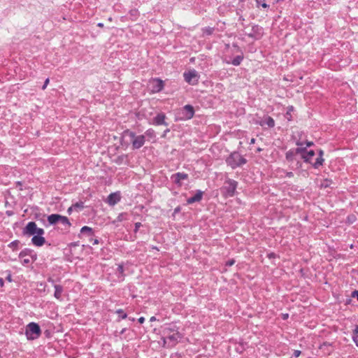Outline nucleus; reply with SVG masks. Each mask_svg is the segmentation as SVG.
<instances>
[{"label": "nucleus", "instance_id": "nucleus-1", "mask_svg": "<svg viewBox=\"0 0 358 358\" xmlns=\"http://www.w3.org/2000/svg\"><path fill=\"white\" fill-rule=\"evenodd\" d=\"M297 145L301 147L296 148V152H300L301 154V157L306 162L310 163L316 169L322 165L324 159L322 158L323 151L322 150H319V155L315 160L313 161V158L315 156L314 150H306V148L303 147V143H298Z\"/></svg>", "mask_w": 358, "mask_h": 358}, {"label": "nucleus", "instance_id": "nucleus-2", "mask_svg": "<svg viewBox=\"0 0 358 358\" xmlns=\"http://www.w3.org/2000/svg\"><path fill=\"white\" fill-rule=\"evenodd\" d=\"M181 338V335L178 330L170 327H165L163 329L164 346L171 348L176 345Z\"/></svg>", "mask_w": 358, "mask_h": 358}, {"label": "nucleus", "instance_id": "nucleus-3", "mask_svg": "<svg viewBox=\"0 0 358 358\" xmlns=\"http://www.w3.org/2000/svg\"><path fill=\"white\" fill-rule=\"evenodd\" d=\"M247 160L240 153L234 152L227 158L226 163L230 166L231 169H235L246 164Z\"/></svg>", "mask_w": 358, "mask_h": 358}, {"label": "nucleus", "instance_id": "nucleus-4", "mask_svg": "<svg viewBox=\"0 0 358 358\" xmlns=\"http://www.w3.org/2000/svg\"><path fill=\"white\" fill-rule=\"evenodd\" d=\"M41 334V330L39 325L35 322H30L26 327L25 335L28 340H34L38 338Z\"/></svg>", "mask_w": 358, "mask_h": 358}, {"label": "nucleus", "instance_id": "nucleus-5", "mask_svg": "<svg viewBox=\"0 0 358 358\" xmlns=\"http://www.w3.org/2000/svg\"><path fill=\"white\" fill-rule=\"evenodd\" d=\"M22 233L24 235L30 236L36 234H44L45 231L43 229L37 227V225L34 222H29L23 229Z\"/></svg>", "mask_w": 358, "mask_h": 358}, {"label": "nucleus", "instance_id": "nucleus-6", "mask_svg": "<svg viewBox=\"0 0 358 358\" xmlns=\"http://www.w3.org/2000/svg\"><path fill=\"white\" fill-rule=\"evenodd\" d=\"M184 80L189 85H196L199 82V74L195 69H192L183 73Z\"/></svg>", "mask_w": 358, "mask_h": 358}, {"label": "nucleus", "instance_id": "nucleus-7", "mask_svg": "<svg viewBox=\"0 0 358 358\" xmlns=\"http://www.w3.org/2000/svg\"><path fill=\"white\" fill-rule=\"evenodd\" d=\"M247 36L255 40H259L264 36V29L258 24H253L252 26V31L248 34Z\"/></svg>", "mask_w": 358, "mask_h": 358}, {"label": "nucleus", "instance_id": "nucleus-8", "mask_svg": "<svg viewBox=\"0 0 358 358\" xmlns=\"http://www.w3.org/2000/svg\"><path fill=\"white\" fill-rule=\"evenodd\" d=\"M257 124L264 128H273L275 126V121L273 117L264 115L257 121Z\"/></svg>", "mask_w": 358, "mask_h": 358}, {"label": "nucleus", "instance_id": "nucleus-9", "mask_svg": "<svg viewBox=\"0 0 358 358\" xmlns=\"http://www.w3.org/2000/svg\"><path fill=\"white\" fill-rule=\"evenodd\" d=\"M232 46L236 49V51L240 52L241 54L236 56L231 61H227V64H231L235 66H239L242 61L244 59V55L242 50L240 48V47L236 43H233Z\"/></svg>", "mask_w": 358, "mask_h": 358}, {"label": "nucleus", "instance_id": "nucleus-10", "mask_svg": "<svg viewBox=\"0 0 358 358\" xmlns=\"http://www.w3.org/2000/svg\"><path fill=\"white\" fill-rule=\"evenodd\" d=\"M171 179L172 182L178 187L182 185V181L188 179V174L185 173L178 172L171 176Z\"/></svg>", "mask_w": 358, "mask_h": 358}, {"label": "nucleus", "instance_id": "nucleus-11", "mask_svg": "<svg viewBox=\"0 0 358 358\" xmlns=\"http://www.w3.org/2000/svg\"><path fill=\"white\" fill-rule=\"evenodd\" d=\"M225 184L226 186H224V189H226L227 196H233L237 187L238 182L234 180L228 179L226 180Z\"/></svg>", "mask_w": 358, "mask_h": 358}, {"label": "nucleus", "instance_id": "nucleus-12", "mask_svg": "<svg viewBox=\"0 0 358 358\" xmlns=\"http://www.w3.org/2000/svg\"><path fill=\"white\" fill-rule=\"evenodd\" d=\"M182 117L187 120H189L193 117L194 115V109L192 105H185L182 108Z\"/></svg>", "mask_w": 358, "mask_h": 358}, {"label": "nucleus", "instance_id": "nucleus-13", "mask_svg": "<svg viewBox=\"0 0 358 358\" xmlns=\"http://www.w3.org/2000/svg\"><path fill=\"white\" fill-rule=\"evenodd\" d=\"M166 115L164 113H158L152 120V122L155 125H165L168 126V123L166 122Z\"/></svg>", "mask_w": 358, "mask_h": 358}, {"label": "nucleus", "instance_id": "nucleus-14", "mask_svg": "<svg viewBox=\"0 0 358 358\" xmlns=\"http://www.w3.org/2000/svg\"><path fill=\"white\" fill-rule=\"evenodd\" d=\"M132 145L134 148L138 149L143 145L145 140L144 136H131Z\"/></svg>", "mask_w": 358, "mask_h": 358}, {"label": "nucleus", "instance_id": "nucleus-15", "mask_svg": "<svg viewBox=\"0 0 358 358\" xmlns=\"http://www.w3.org/2000/svg\"><path fill=\"white\" fill-rule=\"evenodd\" d=\"M120 195L118 192L111 193L107 198V203L110 206H115L120 201Z\"/></svg>", "mask_w": 358, "mask_h": 358}, {"label": "nucleus", "instance_id": "nucleus-16", "mask_svg": "<svg viewBox=\"0 0 358 358\" xmlns=\"http://www.w3.org/2000/svg\"><path fill=\"white\" fill-rule=\"evenodd\" d=\"M43 235V234H36L33 236L31 238L32 243L38 247L42 246L45 243V239Z\"/></svg>", "mask_w": 358, "mask_h": 358}, {"label": "nucleus", "instance_id": "nucleus-17", "mask_svg": "<svg viewBox=\"0 0 358 358\" xmlns=\"http://www.w3.org/2000/svg\"><path fill=\"white\" fill-rule=\"evenodd\" d=\"M203 192L201 190H197L196 194L187 199V202L188 204H192L195 202H199L202 199Z\"/></svg>", "mask_w": 358, "mask_h": 358}, {"label": "nucleus", "instance_id": "nucleus-18", "mask_svg": "<svg viewBox=\"0 0 358 358\" xmlns=\"http://www.w3.org/2000/svg\"><path fill=\"white\" fill-rule=\"evenodd\" d=\"M320 349L322 350L324 353L329 355L331 354L334 348L332 347V344L328 342H324L320 346Z\"/></svg>", "mask_w": 358, "mask_h": 358}, {"label": "nucleus", "instance_id": "nucleus-19", "mask_svg": "<svg viewBox=\"0 0 358 358\" xmlns=\"http://www.w3.org/2000/svg\"><path fill=\"white\" fill-rule=\"evenodd\" d=\"M154 81L156 83L153 86V90L157 92L162 91L164 86V82L159 78H155Z\"/></svg>", "mask_w": 358, "mask_h": 358}, {"label": "nucleus", "instance_id": "nucleus-20", "mask_svg": "<svg viewBox=\"0 0 358 358\" xmlns=\"http://www.w3.org/2000/svg\"><path fill=\"white\" fill-rule=\"evenodd\" d=\"M59 215L58 214H51L48 217V221L50 224H55L59 223Z\"/></svg>", "mask_w": 358, "mask_h": 358}, {"label": "nucleus", "instance_id": "nucleus-21", "mask_svg": "<svg viewBox=\"0 0 358 358\" xmlns=\"http://www.w3.org/2000/svg\"><path fill=\"white\" fill-rule=\"evenodd\" d=\"M55 294L54 296L57 299H61L62 294L63 292V287L59 285H54Z\"/></svg>", "mask_w": 358, "mask_h": 358}, {"label": "nucleus", "instance_id": "nucleus-22", "mask_svg": "<svg viewBox=\"0 0 358 358\" xmlns=\"http://www.w3.org/2000/svg\"><path fill=\"white\" fill-rule=\"evenodd\" d=\"M294 110V108L292 106H289L287 108L286 113L285 114V117L288 121H291L292 119V113Z\"/></svg>", "mask_w": 358, "mask_h": 358}, {"label": "nucleus", "instance_id": "nucleus-23", "mask_svg": "<svg viewBox=\"0 0 358 358\" xmlns=\"http://www.w3.org/2000/svg\"><path fill=\"white\" fill-rule=\"evenodd\" d=\"M59 223H61L62 224L67 227H69L71 226V223L69 219L66 217L62 215H59Z\"/></svg>", "mask_w": 358, "mask_h": 358}, {"label": "nucleus", "instance_id": "nucleus-24", "mask_svg": "<svg viewBox=\"0 0 358 358\" xmlns=\"http://www.w3.org/2000/svg\"><path fill=\"white\" fill-rule=\"evenodd\" d=\"M215 28L210 27H206L202 29L203 34L206 36H210L213 34Z\"/></svg>", "mask_w": 358, "mask_h": 358}, {"label": "nucleus", "instance_id": "nucleus-25", "mask_svg": "<svg viewBox=\"0 0 358 358\" xmlns=\"http://www.w3.org/2000/svg\"><path fill=\"white\" fill-rule=\"evenodd\" d=\"M257 8H268L269 5L266 3L265 0H255Z\"/></svg>", "mask_w": 358, "mask_h": 358}, {"label": "nucleus", "instance_id": "nucleus-26", "mask_svg": "<svg viewBox=\"0 0 358 358\" xmlns=\"http://www.w3.org/2000/svg\"><path fill=\"white\" fill-rule=\"evenodd\" d=\"M352 340L355 345L358 347V325H356L355 329L353 330Z\"/></svg>", "mask_w": 358, "mask_h": 358}, {"label": "nucleus", "instance_id": "nucleus-27", "mask_svg": "<svg viewBox=\"0 0 358 358\" xmlns=\"http://www.w3.org/2000/svg\"><path fill=\"white\" fill-rule=\"evenodd\" d=\"M248 0H238V3L237 7L245 10L247 8H249V6L246 3Z\"/></svg>", "mask_w": 358, "mask_h": 358}, {"label": "nucleus", "instance_id": "nucleus-28", "mask_svg": "<svg viewBox=\"0 0 358 358\" xmlns=\"http://www.w3.org/2000/svg\"><path fill=\"white\" fill-rule=\"evenodd\" d=\"M80 232L82 234H87L89 236H92L93 234V230L91 227L87 226H84L81 228Z\"/></svg>", "mask_w": 358, "mask_h": 358}, {"label": "nucleus", "instance_id": "nucleus-29", "mask_svg": "<svg viewBox=\"0 0 358 358\" xmlns=\"http://www.w3.org/2000/svg\"><path fill=\"white\" fill-rule=\"evenodd\" d=\"M295 153H297L296 152V149L295 150V151H294V150H289L286 153V159L288 161H292L294 159V157Z\"/></svg>", "mask_w": 358, "mask_h": 358}, {"label": "nucleus", "instance_id": "nucleus-30", "mask_svg": "<svg viewBox=\"0 0 358 358\" xmlns=\"http://www.w3.org/2000/svg\"><path fill=\"white\" fill-rule=\"evenodd\" d=\"M116 313L119 315V317L122 319H125L127 317V315L124 313L122 309H118L116 310Z\"/></svg>", "mask_w": 358, "mask_h": 358}, {"label": "nucleus", "instance_id": "nucleus-31", "mask_svg": "<svg viewBox=\"0 0 358 358\" xmlns=\"http://www.w3.org/2000/svg\"><path fill=\"white\" fill-rule=\"evenodd\" d=\"M73 207H74L75 210H77V209L81 210L84 208V203H83V202H77L73 205Z\"/></svg>", "mask_w": 358, "mask_h": 358}, {"label": "nucleus", "instance_id": "nucleus-32", "mask_svg": "<svg viewBox=\"0 0 358 358\" xmlns=\"http://www.w3.org/2000/svg\"><path fill=\"white\" fill-rule=\"evenodd\" d=\"M18 244H19V241H15L11 242V243L8 245V246H9L10 248H13V250H15V249L17 247Z\"/></svg>", "mask_w": 358, "mask_h": 358}, {"label": "nucleus", "instance_id": "nucleus-33", "mask_svg": "<svg viewBox=\"0 0 358 358\" xmlns=\"http://www.w3.org/2000/svg\"><path fill=\"white\" fill-rule=\"evenodd\" d=\"M141 227V222H136L135 223V229H134V233H137V231H138L139 228Z\"/></svg>", "mask_w": 358, "mask_h": 358}, {"label": "nucleus", "instance_id": "nucleus-34", "mask_svg": "<svg viewBox=\"0 0 358 358\" xmlns=\"http://www.w3.org/2000/svg\"><path fill=\"white\" fill-rule=\"evenodd\" d=\"M243 11H244V10L237 7L236 10V15H238V17L241 15H243Z\"/></svg>", "mask_w": 358, "mask_h": 358}, {"label": "nucleus", "instance_id": "nucleus-35", "mask_svg": "<svg viewBox=\"0 0 358 358\" xmlns=\"http://www.w3.org/2000/svg\"><path fill=\"white\" fill-rule=\"evenodd\" d=\"M117 271H118L120 274H122V273H124V267H123V265H122V264L118 265V267H117Z\"/></svg>", "mask_w": 358, "mask_h": 358}, {"label": "nucleus", "instance_id": "nucleus-36", "mask_svg": "<svg viewBox=\"0 0 358 358\" xmlns=\"http://www.w3.org/2000/svg\"><path fill=\"white\" fill-rule=\"evenodd\" d=\"M49 82H50L49 78H46V79H45V82H44L43 85V86H42V87H41V88H42V90H44L47 87V86H48V85Z\"/></svg>", "mask_w": 358, "mask_h": 358}, {"label": "nucleus", "instance_id": "nucleus-37", "mask_svg": "<svg viewBox=\"0 0 358 358\" xmlns=\"http://www.w3.org/2000/svg\"><path fill=\"white\" fill-rule=\"evenodd\" d=\"M351 296L353 298H357L358 300V290H355L352 292Z\"/></svg>", "mask_w": 358, "mask_h": 358}, {"label": "nucleus", "instance_id": "nucleus-38", "mask_svg": "<svg viewBox=\"0 0 358 358\" xmlns=\"http://www.w3.org/2000/svg\"><path fill=\"white\" fill-rule=\"evenodd\" d=\"M30 259L29 258H24L22 259V263L23 265H26L29 264Z\"/></svg>", "mask_w": 358, "mask_h": 358}, {"label": "nucleus", "instance_id": "nucleus-39", "mask_svg": "<svg viewBox=\"0 0 358 358\" xmlns=\"http://www.w3.org/2000/svg\"><path fill=\"white\" fill-rule=\"evenodd\" d=\"M301 353V351H300V350H294V352H293V356H294V357H299V356H300Z\"/></svg>", "mask_w": 358, "mask_h": 358}, {"label": "nucleus", "instance_id": "nucleus-40", "mask_svg": "<svg viewBox=\"0 0 358 358\" xmlns=\"http://www.w3.org/2000/svg\"><path fill=\"white\" fill-rule=\"evenodd\" d=\"M124 220V214L123 213H121L117 217V222H122V220Z\"/></svg>", "mask_w": 358, "mask_h": 358}, {"label": "nucleus", "instance_id": "nucleus-41", "mask_svg": "<svg viewBox=\"0 0 358 358\" xmlns=\"http://www.w3.org/2000/svg\"><path fill=\"white\" fill-rule=\"evenodd\" d=\"M234 262H235L234 260H230L226 263V265L228 266H231L234 264Z\"/></svg>", "mask_w": 358, "mask_h": 358}, {"label": "nucleus", "instance_id": "nucleus-42", "mask_svg": "<svg viewBox=\"0 0 358 358\" xmlns=\"http://www.w3.org/2000/svg\"><path fill=\"white\" fill-rule=\"evenodd\" d=\"M238 21L241 22L242 24H243V22L245 21V18L243 15L239 16Z\"/></svg>", "mask_w": 358, "mask_h": 358}, {"label": "nucleus", "instance_id": "nucleus-43", "mask_svg": "<svg viewBox=\"0 0 358 358\" xmlns=\"http://www.w3.org/2000/svg\"><path fill=\"white\" fill-rule=\"evenodd\" d=\"M24 256H26V252L24 251H22L19 255V257L21 259H22Z\"/></svg>", "mask_w": 358, "mask_h": 358}, {"label": "nucleus", "instance_id": "nucleus-44", "mask_svg": "<svg viewBox=\"0 0 358 358\" xmlns=\"http://www.w3.org/2000/svg\"><path fill=\"white\" fill-rule=\"evenodd\" d=\"M138 321L139 323L143 324L145 321V318L143 317H141L140 318H138Z\"/></svg>", "mask_w": 358, "mask_h": 358}, {"label": "nucleus", "instance_id": "nucleus-45", "mask_svg": "<svg viewBox=\"0 0 358 358\" xmlns=\"http://www.w3.org/2000/svg\"><path fill=\"white\" fill-rule=\"evenodd\" d=\"M122 134H130V135H132V134H134L133 132H129V130H125L124 131H123V133Z\"/></svg>", "mask_w": 358, "mask_h": 358}, {"label": "nucleus", "instance_id": "nucleus-46", "mask_svg": "<svg viewBox=\"0 0 358 358\" xmlns=\"http://www.w3.org/2000/svg\"><path fill=\"white\" fill-rule=\"evenodd\" d=\"M4 285V281L2 278H0V287H3Z\"/></svg>", "mask_w": 358, "mask_h": 358}, {"label": "nucleus", "instance_id": "nucleus-47", "mask_svg": "<svg viewBox=\"0 0 358 358\" xmlns=\"http://www.w3.org/2000/svg\"><path fill=\"white\" fill-rule=\"evenodd\" d=\"M103 26H104V25H103V24L102 22H99V23L97 24V27H99L102 28V27H103Z\"/></svg>", "mask_w": 358, "mask_h": 358}, {"label": "nucleus", "instance_id": "nucleus-48", "mask_svg": "<svg viewBox=\"0 0 358 358\" xmlns=\"http://www.w3.org/2000/svg\"><path fill=\"white\" fill-rule=\"evenodd\" d=\"M306 143V147H310L311 145H313V143L310 142V141H307Z\"/></svg>", "mask_w": 358, "mask_h": 358}, {"label": "nucleus", "instance_id": "nucleus-49", "mask_svg": "<svg viewBox=\"0 0 358 358\" xmlns=\"http://www.w3.org/2000/svg\"><path fill=\"white\" fill-rule=\"evenodd\" d=\"M144 134L148 135V134H152V133L151 132L150 129H148V131H146V132Z\"/></svg>", "mask_w": 358, "mask_h": 358}, {"label": "nucleus", "instance_id": "nucleus-50", "mask_svg": "<svg viewBox=\"0 0 358 358\" xmlns=\"http://www.w3.org/2000/svg\"><path fill=\"white\" fill-rule=\"evenodd\" d=\"M268 257L269 258H272V257H275V254L274 253H270L268 255Z\"/></svg>", "mask_w": 358, "mask_h": 358}, {"label": "nucleus", "instance_id": "nucleus-51", "mask_svg": "<svg viewBox=\"0 0 358 358\" xmlns=\"http://www.w3.org/2000/svg\"><path fill=\"white\" fill-rule=\"evenodd\" d=\"M170 131V129L169 128H166L164 131V134H166V133L169 132Z\"/></svg>", "mask_w": 358, "mask_h": 358}, {"label": "nucleus", "instance_id": "nucleus-52", "mask_svg": "<svg viewBox=\"0 0 358 358\" xmlns=\"http://www.w3.org/2000/svg\"><path fill=\"white\" fill-rule=\"evenodd\" d=\"M255 139L254 138H252L250 140V144H252V143H255Z\"/></svg>", "mask_w": 358, "mask_h": 358}, {"label": "nucleus", "instance_id": "nucleus-53", "mask_svg": "<svg viewBox=\"0 0 358 358\" xmlns=\"http://www.w3.org/2000/svg\"><path fill=\"white\" fill-rule=\"evenodd\" d=\"M73 209H74V207H73V205L68 209L69 212H71Z\"/></svg>", "mask_w": 358, "mask_h": 358}, {"label": "nucleus", "instance_id": "nucleus-54", "mask_svg": "<svg viewBox=\"0 0 358 358\" xmlns=\"http://www.w3.org/2000/svg\"><path fill=\"white\" fill-rule=\"evenodd\" d=\"M293 176V173L292 172L287 173V176L291 177Z\"/></svg>", "mask_w": 358, "mask_h": 358}, {"label": "nucleus", "instance_id": "nucleus-55", "mask_svg": "<svg viewBox=\"0 0 358 358\" xmlns=\"http://www.w3.org/2000/svg\"><path fill=\"white\" fill-rule=\"evenodd\" d=\"M98 243H99L98 240L95 239L94 241V244H98Z\"/></svg>", "mask_w": 358, "mask_h": 358}, {"label": "nucleus", "instance_id": "nucleus-56", "mask_svg": "<svg viewBox=\"0 0 358 358\" xmlns=\"http://www.w3.org/2000/svg\"><path fill=\"white\" fill-rule=\"evenodd\" d=\"M287 317H288V315L285 314L283 315V319H286V318H287Z\"/></svg>", "mask_w": 358, "mask_h": 358}, {"label": "nucleus", "instance_id": "nucleus-57", "mask_svg": "<svg viewBox=\"0 0 358 358\" xmlns=\"http://www.w3.org/2000/svg\"><path fill=\"white\" fill-rule=\"evenodd\" d=\"M154 320H155V317L153 316L150 318V321H154Z\"/></svg>", "mask_w": 358, "mask_h": 358}, {"label": "nucleus", "instance_id": "nucleus-58", "mask_svg": "<svg viewBox=\"0 0 358 358\" xmlns=\"http://www.w3.org/2000/svg\"><path fill=\"white\" fill-rule=\"evenodd\" d=\"M48 281H49V282H51L52 283H54V280H52L51 278H49V279H48Z\"/></svg>", "mask_w": 358, "mask_h": 358}]
</instances>
